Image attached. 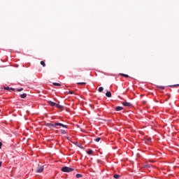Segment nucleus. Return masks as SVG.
<instances>
[{
    "label": "nucleus",
    "mask_w": 179,
    "mask_h": 179,
    "mask_svg": "<svg viewBox=\"0 0 179 179\" xmlns=\"http://www.w3.org/2000/svg\"><path fill=\"white\" fill-rule=\"evenodd\" d=\"M75 169L73 168L68 167V166H64L62 168V171L63 173H71L72 171H74Z\"/></svg>",
    "instance_id": "1"
},
{
    "label": "nucleus",
    "mask_w": 179,
    "mask_h": 179,
    "mask_svg": "<svg viewBox=\"0 0 179 179\" xmlns=\"http://www.w3.org/2000/svg\"><path fill=\"white\" fill-rule=\"evenodd\" d=\"M44 171V166H38V167L35 171L36 173H43Z\"/></svg>",
    "instance_id": "2"
},
{
    "label": "nucleus",
    "mask_w": 179,
    "mask_h": 179,
    "mask_svg": "<svg viewBox=\"0 0 179 179\" xmlns=\"http://www.w3.org/2000/svg\"><path fill=\"white\" fill-rule=\"evenodd\" d=\"M55 127H62V128H68V126L59 122H55Z\"/></svg>",
    "instance_id": "3"
},
{
    "label": "nucleus",
    "mask_w": 179,
    "mask_h": 179,
    "mask_svg": "<svg viewBox=\"0 0 179 179\" xmlns=\"http://www.w3.org/2000/svg\"><path fill=\"white\" fill-rule=\"evenodd\" d=\"M122 104L124 107H132V103H131L129 102H122Z\"/></svg>",
    "instance_id": "4"
},
{
    "label": "nucleus",
    "mask_w": 179,
    "mask_h": 179,
    "mask_svg": "<svg viewBox=\"0 0 179 179\" xmlns=\"http://www.w3.org/2000/svg\"><path fill=\"white\" fill-rule=\"evenodd\" d=\"M115 111H121L122 110H124V108L122 106H117L115 108Z\"/></svg>",
    "instance_id": "5"
},
{
    "label": "nucleus",
    "mask_w": 179,
    "mask_h": 179,
    "mask_svg": "<svg viewBox=\"0 0 179 179\" xmlns=\"http://www.w3.org/2000/svg\"><path fill=\"white\" fill-rule=\"evenodd\" d=\"M46 127H52L53 128H55V124H52V123H47L46 124Z\"/></svg>",
    "instance_id": "6"
},
{
    "label": "nucleus",
    "mask_w": 179,
    "mask_h": 179,
    "mask_svg": "<svg viewBox=\"0 0 179 179\" xmlns=\"http://www.w3.org/2000/svg\"><path fill=\"white\" fill-rule=\"evenodd\" d=\"M48 104L51 106V107H54V106L56 105V103L52 101H48Z\"/></svg>",
    "instance_id": "7"
},
{
    "label": "nucleus",
    "mask_w": 179,
    "mask_h": 179,
    "mask_svg": "<svg viewBox=\"0 0 179 179\" xmlns=\"http://www.w3.org/2000/svg\"><path fill=\"white\" fill-rule=\"evenodd\" d=\"M20 97L21 99H26V97H27V94L24 93L22 94H20Z\"/></svg>",
    "instance_id": "8"
},
{
    "label": "nucleus",
    "mask_w": 179,
    "mask_h": 179,
    "mask_svg": "<svg viewBox=\"0 0 179 179\" xmlns=\"http://www.w3.org/2000/svg\"><path fill=\"white\" fill-rule=\"evenodd\" d=\"M56 107H57V108H59L60 110H62V108H64V106H62V105H59V103H56Z\"/></svg>",
    "instance_id": "9"
},
{
    "label": "nucleus",
    "mask_w": 179,
    "mask_h": 179,
    "mask_svg": "<svg viewBox=\"0 0 179 179\" xmlns=\"http://www.w3.org/2000/svg\"><path fill=\"white\" fill-rule=\"evenodd\" d=\"M106 96V97H111V92H107Z\"/></svg>",
    "instance_id": "10"
},
{
    "label": "nucleus",
    "mask_w": 179,
    "mask_h": 179,
    "mask_svg": "<svg viewBox=\"0 0 179 179\" xmlns=\"http://www.w3.org/2000/svg\"><path fill=\"white\" fill-rule=\"evenodd\" d=\"M4 90H15L14 88H10L9 87H5Z\"/></svg>",
    "instance_id": "11"
},
{
    "label": "nucleus",
    "mask_w": 179,
    "mask_h": 179,
    "mask_svg": "<svg viewBox=\"0 0 179 179\" xmlns=\"http://www.w3.org/2000/svg\"><path fill=\"white\" fill-rule=\"evenodd\" d=\"M76 178H82L83 176L80 173H77L76 175Z\"/></svg>",
    "instance_id": "12"
},
{
    "label": "nucleus",
    "mask_w": 179,
    "mask_h": 179,
    "mask_svg": "<svg viewBox=\"0 0 179 179\" xmlns=\"http://www.w3.org/2000/svg\"><path fill=\"white\" fill-rule=\"evenodd\" d=\"M95 142H100V141H101V137H98L94 139Z\"/></svg>",
    "instance_id": "13"
},
{
    "label": "nucleus",
    "mask_w": 179,
    "mask_h": 179,
    "mask_svg": "<svg viewBox=\"0 0 179 179\" xmlns=\"http://www.w3.org/2000/svg\"><path fill=\"white\" fill-rule=\"evenodd\" d=\"M103 90H104V88H103V87H100L98 89V91L99 92V93H101V92H103Z\"/></svg>",
    "instance_id": "14"
},
{
    "label": "nucleus",
    "mask_w": 179,
    "mask_h": 179,
    "mask_svg": "<svg viewBox=\"0 0 179 179\" xmlns=\"http://www.w3.org/2000/svg\"><path fill=\"white\" fill-rule=\"evenodd\" d=\"M87 153V155H93V151L92 150H88Z\"/></svg>",
    "instance_id": "15"
},
{
    "label": "nucleus",
    "mask_w": 179,
    "mask_h": 179,
    "mask_svg": "<svg viewBox=\"0 0 179 179\" xmlns=\"http://www.w3.org/2000/svg\"><path fill=\"white\" fill-rule=\"evenodd\" d=\"M120 176L118 174H115V175L113 176V178H115V179H118V178H120Z\"/></svg>",
    "instance_id": "16"
},
{
    "label": "nucleus",
    "mask_w": 179,
    "mask_h": 179,
    "mask_svg": "<svg viewBox=\"0 0 179 179\" xmlns=\"http://www.w3.org/2000/svg\"><path fill=\"white\" fill-rule=\"evenodd\" d=\"M41 65H42V66H43V67H45V62H44V61H41Z\"/></svg>",
    "instance_id": "17"
},
{
    "label": "nucleus",
    "mask_w": 179,
    "mask_h": 179,
    "mask_svg": "<svg viewBox=\"0 0 179 179\" xmlns=\"http://www.w3.org/2000/svg\"><path fill=\"white\" fill-rule=\"evenodd\" d=\"M54 86H61V84L58 83H53Z\"/></svg>",
    "instance_id": "18"
},
{
    "label": "nucleus",
    "mask_w": 179,
    "mask_h": 179,
    "mask_svg": "<svg viewBox=\"0 0 179 179\" xmlns=\"http://www.w3.org/2000/svg\"><path fill=\"white\" fill-rule=\"evenodd\" d=\"M158 87V89H162V90H164V87H163V86H158L157 87Z\"/></svg>",
    "instance_id": "19"
},
{
    "label": "nucleus",
    "mask_w": 179,
    "mask_h": 179,
    "mask_svg": "<svg viewBox=\"0 0 179 179\" xmlns=\"http://www.w3.org/2000/svg\"><path fill=\"white\" fill-rule=\"evenodd\" d=\"M77 85H86V83H77Z\"/></svg>",
    "instance_id": "20"
},
{
    "label": "nucleus",
    "mask_w": 179,
    "mask_h": 179,
    "mask_svg": "<svg viewBox=\"0 0 179 179\" xmlns=\"http://www.w3.org/2000/svg\"><path fill=\"white\" fill-rule=\"evenodd\" d=\"M23 90V88L17 89V92H22Z\"/></svg>",
    "instance_id": "21"
},
{
    "label": "nucleus",
    "mask_w": 179,
    "mask_h": 179,
    "mask_svg": "<svg viewBox=\"0 0 179 179\" xmlns=\"http://www.w3.org/2000/svg\"><path fill=\"white\" fill-rule=\"evenodd\" d=\"M124 78H129V76H128V75H127V74H124Z\"/></svg>",
    "instance_id": "22"
},
{
    "label": "nucleus",
    "mask_w": 179,
    "mask_h": 179,
    "mask_svg": "<svg viewBox=\"0 0 179 179\" xmlns=\"http://www.w3.org/2000/svg\"><path fill=\"white\" fill-rule=\"evenodd\" d=\"M62 134H66V132L65 131V130H62Z\"/></svg>",
    "instance_id": "23"
},
{
    "label": "nucleus",
    "mask_w": 179,
    "mask_h": 179,
    "mask_svg": "<svg viewBox=\"0 0 179 179\" xmlns=\"http://www.w3.org/2000/svg\"><path fill=\"white\" fill-rule=\"evenodd\" d=\"M69 94H73V91H70Z\"/></svg>",
    "instance_id": "24"
},
{
    "label": "nucleus",
    "mask_w": 179,
    "mask_h": 179,
    "mask_svg": "<svg viewBox=\"0 0 179 179\" xmlns=\"http://www.w3.org/2000/svg\"><path fill=\"white\" fill-rule=\"evenodd\" d=\"M2 148V143L0 142V149Z\"/></svg>",
    "instance_id": "25"
},
{
    "label": "nucleus",
    "mask_w": 179,
    "mask_h": 179,
    "mask_svg": "<svg viewBox=\"0 0 179 179\" xmlns=\"http://www.w3.org/2000/svg\"><path fill=\"white\" fill-rule=\"evenodd\" d=\"M2 166V162H0V167Z\"/></svg>",
    "instance_id": "26"
},
{
    "label": "nucleus",
    "mask_w": 179,
    "mask_h": 179,
    "mask_svg": "<svg viewBox=\"0 0 179 179\" xmlns=\"http://www.w3.org/2000/svg\"><path fill=\"white\" fill-rule=\"evenodd\" d=\"M174 87H176V86H179V84H178V85H173Z\"/></svg>",
    "instance_id": "27"
},
{
    "label": "nucleus",
    "mask_w": 179,
    "mask_h": 179,
    "mask_svg": "<svg viewBox=\"0 0 179 179\" xmlns=\"http://www.w3.org/2000/svg\"><path fill=\"white\" fill-rule=\"evenodd\" d=\"M122 76H124V75H125V74H124V73H122V74H120Z\"/></svg>",
    "instance_id": "28"
},
{
    "label": "nucleus",
    "mask_w": 179,
    "mask_h": 179,
    "mask_svg": "<svg viewBox=\"0 0 179 179\" xmlns=\"http://www.w3.org/2000/svg\"><path fill=\"white\" fill-rule=\"evenodd\" d=\"M0 113H1V110H0Z\"/></svg>",
    "instance_id": "29"
}]
</instances>
